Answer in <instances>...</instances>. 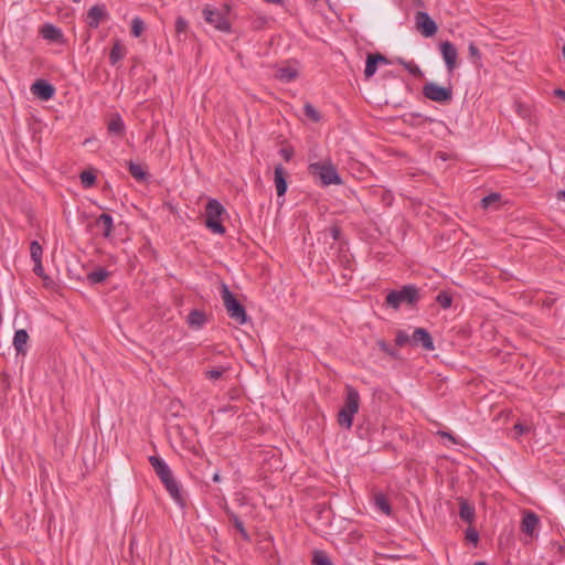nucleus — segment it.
Segmentation results:
<instances>
[{
  "mask_svg": "<svg viewBox=\"0 0 565 565\" xmlns=\"http://www.w3.org/2000/svg\"><path fill=\"white\" fill-rule=\"evenodd\" d=\"M556 198H557V200L565 201V191L564 190L557 191Z\"/></svg>",
  "mask_w": 565,
  "mask_h": 565,
  "instance_id": "6e6d98bb",
  "label": "nucleus"
},
{
  "mask_svg": "<svg viewBox=\"0 0 565 565\" xmlns=\"http://www.w3.org/2000/svg\"><path fill=\"white\" fill-rule=\"evenodd\" d=\"M107 130L109 134L115 135L119 138L124 137L126 134L125 122L119 114L111 115L108 124Z\"/></svg>",
  "mask_w": 565,
  "mask_h": 565,
  "instance_id": "6ab92c4d",
  "label": "nucleus"
},
{
  "mask_svg": "<svg viewBox=\"0 0 565 565\" xmlns=\"http://www.w3.org/2000/svg\"><path fill=\"white\" fill-rule=\"evenodd\" d=\"M280 154L282 156V158L286 161H290L292 156H294V151L291 149H288V148H281L280 149Z\"/></svg>",
  "mask_w": 565,
  "mask_h": 565,
  "instance_id": "8fccbe9b",
  "label": "nucleus"
},
{
  "mask_svg": "<svg viewBox=\"0 0 565 565\" xmlns=\"http://www.w3.org/2000/svg\"><path fill=\"white\" fill-rule=\"evenodd\" d=\"M459 502V516L460 519L468 524L467 530H475L473 521L476 509L473 503L469 502L467 499L460 497L458 498Z\"/></svg>",
  "mask_w": 565,
  "mask_h": 565,
  "instance_id": "f8f14e48",
  "label": "nucleus"
},
{
  "mask_svg": "<svg viewBox=\"0 0 565 565\" xmlns=\"http://www.w3.org/2000/svg\"><path fill=\"white\" fill-rule=\"evenodd\" d=\"M473 565H487V563H486V562H477V563H476V564H473Z\"/></svg>",
  "mask_w": 565,
  "mask_h": 565,
  "instance_id": "052dcab7",
  "label": "nucleus"
},
{
  "mask_svg": "<svg viewBox=\"0 0 565 565\" xmlns=\"http://www.w3.org/2000/svg\"><path fill=\"white\" fill-rule=\"evenodd\" d=\"M242 534H243L244 539H246V540L250 539L249 535H248V532L243 531Z\"/></svg>",
  "mask_w": 565,
  "mask_h": 565,
  "instance_id": "bf43d9fd",
  "label": "nucleus"
},
{
  "mask_svg": "<svg viewBox=\"0 0 565 565\" xmlns=\"http://www.w3.org/2000/svg\"><path fill=\"white\" fill-rule=\"evenodd\" d=\"M269 19L265 15L252 17L248 20V26L253 31H260L268 24Z\"/></svg>",
  "mask_w": 565,
  "mask_h": 565,
  "instance_id": "cd10ccee",
  "label": "nucleus"
},
{
  "mask_svg": "<svg viewBox=\"0 0 565 565\" xmlns=\"http://www.w3.org/2000/svg\"><path fill=\"white\" fill-rule=\"evenodd\" d=\"M108 18L109 14L105 4H95L87 12L86 23L90 29H97L99 24Z\"/></svg>",
  "mask_w": 565,
  "mask_h": 565,
  "instance_id": "9d476101",
  "label": "nucleus"
},
{
  "mask_svg": "<svg viewBox=\"0 0 565 565\" xmlns=\"http://www.w3.org/2000/svg\"><path fill=\"white\" fill-rule=\"evenodd\" d=\"M376 62L380 64H390L391 62L388 61V58L386 56H384L383 54L381 53H373Z\"/></svg>",
  "mask_w": 565,
  "mask_h": 565,
  "instance_id": "3c124183",
  "label": "nucleus"
},
{
  "mask_svg": "<svg viewBox=\"0 0 565 565\" xmlns=\"http://www.w3.org/2000/svg\"><path fill=\"white\" fill-rule=\"evenodd\" d=\"M372 502L376 511L382 512L385 515L391 514V502L385 493L381 491H374L372 494Z\"/></svg>",
  "mask_w": 565,
  "mask_h": 565,
  "instance_id": "dca6fc26",
  "label": "nucleus"
},
{
  "mask_svg": "<svg viewBox=\"0 0 565 565\" xmlns=\"http://www.w3.org/2000/svg\"><path fill=\"white\" fill-rule=\"evenodd\" d=\"M554 94H555V96L565 100V90L564 89L557 88L554 90Z\"/></svg>",
  "mask_w": 565,
  "mask_h": 565,
  "instance_id": "864d4df0",
  "label": "nucleus"
},
{
  "mask_svg": "<svg viewBox=\"0 0 565 565\" xmlns=\"http://www.w3.org/2000/svg\"><path fill=\"white\" fill-rule=\"evenodd\" d=\"M212 480H213L214 482H220V481H221V476H220V473H218V472H215V473L213 475V477H212Z\"/></svg>",
  "mask_w": 565,
  "mask_h": 565,
  "instance_id": "13d9d810",
  "label": "nucleus"
},
{
  "mask_svg": "<svg viewBox=\"0 0 565 565\" xmlns=\"http://www.w3.org/2000/svg\"><path fill=\"white\" fill-rule=\"evenodd\" d=\"M73 2H75V3H79V2H81V0H73Z\"/></svg>",
  "mask_w": 565,
  "mask_h": 565,
  "instance_id": "680f3d73",
  "label": "nucleus"
},
{
  "mask_svg": "<svg viewBox=\"0 0 565 565\" xmlns=\"http://www.w3.org/2000/svg\"><path fill=\"white\" fill-rule=\"evenodd\" d=\"M376 344H377V347L380 348L381 351L386 353L393 360H401L402 359L398 350L393 348V347H391L385 340L380 339V340L376 341Z\"/></svg>",
  "mask_w": 565,
  "mask_h": 565,
  "instance_id": "c85d7f7f",
  "label": "nucleus"
},
{
  "mask_svg": "<svg viewBox=\"0 0 565 565\" xmlns=\"http://www.w3.org/2000/svg\"><path fill=\"white\" fill-rule=\"evenodd\" d=\"M233 524L235 530H244V524L237 516H233Z\"/></svg>",
  "mask_w": 565,
  "mask_h": 565,
  "instance_id": "603ef678",
  "label": "nucleus"
},
{
  "mask_svg": "<svg viewBox=\"0 0 565 565\" xmlns=\"http://www.w3.org/2000/svg\"><path fill=\"white\" fill-rule=\"evenodd\" d=\"M188 29V22L182 17H179L175 21V32L178 34L184 33Z\"/></svg>",
  "mask_w": 565,
  "mask_h": 565,
  "instance_id": "37998d69",
  "label": "nucleus"
},
{
  "mask_svg": "<svg viewBox=\"0 0 565 565\" xmlns=\"http://www.w3.org/2000/svg\"><path fill=\"white\" fill-rule=\"evenodd\" d=\"M128 170L132 178H135L137 181H143L147 178V172L142 169V167L132 161H128Z\"/></svg>",
  "mask_w": 565,
  "mask_h": 565,
  "instance_id": "7c9ffc66",
  "label": "nucleus"
},
{
  "mask_svg": "<svg viewBox=\"0 0 565 565\" xmlns=\"http://www.w3.org/2000/svg\"><path fill=\"white\" fill-rule=\"evenodd\" d=\"M288 173L281 164H277L274 169V183L276 188L277 195L279 198L284 196L288 189L287 183Z\"/></svg>",
  "mask_w": 565,
  "mask_h": 565,
  "instance_id": "4468645a",
  "label": "nucleus"
},
{
  "mask_svg": "<svg viewBox=\"0 0 565 565\" xmlns=\"http://www.w3.org/2000/svg\"><path fill=\"white\" fill-rule=\"evenodd\" d=\"M540 525V518L531 510L522 511L520 530H535Z\"/></svg>",
  "mask_w": 565,
  "mask_h": 565,
  "instance_id": "412c9836",
  "label": "nucleus"
},
{
  "mask_svg": "<svg viewBox=\"0 0 565 565\" xmlns=\"http://www.w3.org/2000/svg\"><path fill=\"white\" fill-rule=\"evenodd\" d=\"M94 226L100 231L102 235L105 238H108L111 235V232L114 230V221H113L111 215H109L107 213L100 214L96 218Z\"/></svg>",
  "mask_w": 565,
  "mask_h": 565,
  "instance_id": "f3484780",
  "label": "nucleus"
},
{
  "mask_svg": "<svg viewBox=\"0 0 565 565\" xmlns=\"http://www.w3.org/2000/svg\"><path fill=\"white\" fill-rule=\"evenodd\" d=\"M416 30L425 38H431L436 34L438 26L427 12L417 11L415 13Z\"/></svg>",
  "mask_w": 565,
  "mask_h": 565,
  "instance_id": "6e6552de",
  "label": "nucleus"
},
{
  "mask_svg": "<svg viewBox=\"0 0 565 565\" xmlns=\"http://www.w3.org/2000/svg\"><path fill=\"white\" fill-rule=\"evenodd\" d=\"M466 541L472 546H477L479 541V532H466Z\"/></svg>",
  "mask_w": 565,
  "mask_h": 565,
  "instance_id": "c03bdc74",
  "label": "nucleus"
},
{
  "mask_svg": "<svg viewBox=\"0 0 565 565\" xmlns=\"http://www.w3.org/2000/svg\"><path fill=\"white\" fill-rule=\"evenodd\" d=\"M221 296L223 299L224 307L231 319L236 321L238 324L247 322V313L244 306L235 298L233 292L230 290L226 284L221 286Z\"/></svg>",
  "mask_w": 565,
  "mask_h": 565,
  "instance_id": "39448f33",
  "label": "nucleus"
},
{
  "mask_svg": "<svg viewBox=\"0 0 565 565\" xmlns=\"http://www.w3.org/2000/svg\"><path fill=\"white\" fill-rule=\"evenodd\" d=\"M436 301L443 309H448L452 305V296L448 291L443 290L437 295Z\"/></svg>",
  "mask_w": 565,
  "mask_h": 565,
  "instance_id": "72a5a7b5",
  "label": "nucleus"
},
{
  "mask_svg": "<svg viewBox=\"0 0 565 565\" xmlns=\"http://www.w3.org/2000/svg\"><path fill=\"white\" fill-rule=\"evenodd\" d=\"M440 435L445 438H448V439L455 441V438L450 433L441 431Z\"/></svg>",
  "mask_w": 565,
  "mask_h": 565,
  "instance_id": "4d7b16f0",
  "label": "nucleus"
},
{
  "mask_svg": "<svg viewBox=\"0 0 565 565\" xmlns=\"http://www.w3.org/2000/svg\"><path fill=\"white\" fill-rule=\"evenodd\" d=\"M412 343L420 344L426 351H434V340L430 333L424 328H416L412 334Z\"/></svg>",
  "mask_w": 565,
  "mask_h": 565,
  "instance_id": "ddd939ff",
  "label": "nucleus"
},
{
  "mask_svg": "<svg viewBox=\"0 0 565 565\" xmlns=\"http://www.w3.org/2000/svg\"><path fill=\"white\" fill-rule=\"evenodd\" d=\"M397 63L403 65L404 68L414 77L422 78L424 77V73L420 67L414 61H405L402 57L397 58Z\"/></svg>",
  "mask_w": 565,
  "mask_h": 565,
  "instance_id": "a878e982",
  "label": "nucleus"
},
{
  "mask_svg": "<svg viewBox=\"0 0 565 565\" xmlns=\"http://www.w3.org/2000/svg\"><path fill=\"white\" fill-rule=\"evenodd\" d=\"M149 462H150L151 467L153 468L156 475L160 479V481L172 473V471H171L170 467L167 465V462L158 456H150Z\"/></svg>",
  "mask_w": 565,
  "mask_h": 565,
  "instance_id": "a211bd4d",
  "label": "nucleus"
},
{
  "mask_svg": "<svg viewBox=\"0 0 565 565\" xmlns=\"http://www.w3.org/2000/svg\"><path fill=\"white\" fill-rule=\"evenodd\" d=\"M230 370H231L230 366H223V365L217 366V367H214L211 370H206L204 372V376H205V379L215 382V381L220 380Z\"/></svg>",
  "mask_w": 565,
  "mask_h": 565,
  "instance_id": "c756f323",
  "label": "nucleus"
},
{
  "mask_svg": "<svg viewBox=\"0 0 565 565\" xmlns=\"http://www.w3.org/2000/svg\"><path fill=\"white\" fill-rule=\"evenodd\" d=\"M230 11V7L225 6V12L218 9H213L210 6H206L203 9L204 20L213 25L218 31L228 33L231 32V23L226 19V13Z\"/></svg>",
  "mask_w": 565,
  "mask_h": 565,
  "instance_id": "423d86ee",
  "label": "nucleus"
},
{
  "mask_svg": "<svg viewBox=\"0 0 565 565\" xmlns=\"http://www.w3.org/2000/svg\"><path fill=\"white\" fill-rule=\"evenodd\" d=\"M43 39L52 41V42H60L63 40V32L57 26L46 23L41 28L40 31Z\"/></svg>",
  "mask_w": 565,
  "mask_h": 565,
  "instance_id": "4be33fe9",
  "label": "nucleus"
},
{
  "mask_svg": "<svg viewBox=\"0 0 565 565\" xmlns=\"http://www.w3.org/2000/svg\"><path fill=\"white\" fill-rule=\"evenodd\" d=\"M412 342V337L404 330H398L395 337V343L397 347H404Z\"/></svg>",
  "mask_w": 565,
  "mask_h": 565,
  "instance_id": "58836bf2",
  "label": "nucleus"
},
{
  "mask_svg": "<svg viewBox=\"0 0 565 565\" xmlns=\"http://www.w3.org/2000/svg\"><path fill=\"white\" fill-rule=\"evenodd\" d=\"M515 107H516V111H518V114H519L522 118L527 117V115H529V109H527L525 106H523V105H522V104H520V103H516V104H515Z\"/></svg>",
  "mask_w": 565,
  "mask_h": 565,
  "instance_id": "09e8293b",
  "label": "nucleus"
},
{
  "mask_svg": "<svg viewBox=\"0 0 565 565\" xmlns=\"http://www.w3.org/2000/svg\"><path fill=\"white\" fill-rule=\"evenodd\" d=\"M423 95L431 102L448 104L452 100V87H444L429 82L423 86Z\"/></svg>",
  "mask_w": 565,
  "mask_h": 565,
  "instance_id": "0eeeda50",
  "label": "nucleus"
},
{
  "mask_svg": "<svg viewBox=\"0 0 565 565\" xmlns=\"http://www.w3.org/2000/svg\"><path fill=\"white\" fill-rule=\"evenodd\" d=\"M127 50L125 45L116 40L109 53V62L111 65H116L126 55Z\"/></svg>",
  "mask_w": 565,
  "mask_h": 565,
  "instance_id": "b1692460",
  "label": "nucleus"
},
{
  "mask_svg": "<svg viewBox=\"0 0 565 565\" xmlns=\"http://www.w3.org/2000/svg\"><path fill=\"white\" fill-rule=\"evenodd\" d=\"M347 395L343 407L338 413V423L341 427L351 428L354 415L359 412L360 394L351 385L345 387Z\"/></svg>",
  "mask_w": 565,
  "mask_h": 565,
  "instance_id": "f257e3e1",
  "label": "nucleus"
},
{
  "mask_svg": "<svg viewBox=\"0 0 565 565\" xmlns=\"http://www.w3.org/2000/svg\"><path fill=\"white\" fill-rule=\"evenodd\" d=\"M329 233L333 241H339L341 237V228L338 225L331 226Z\"/></svg>",
  "mask_w": 565,
  "mask_h": 565,
  "instance_id": "49530a36",
  "label": "nucleus"
},
{
  "mask_svg": "<svg viewBox=\"0 0 565 565\" xmlns=\"http://www.w3.org/2000/svg\"><path fill=\"white\" fill-rule=\"evenodd\" d=\"M501 199V195L498 194V193H491L487 196H484L481 202H480V205L481 207L483 209H489L491 207L494 203H498Z\"/></svg>",
  "mask_w": 565,
  "mask_h": 565,
  "instance_id": "4c0bfd02",
  "label": "nucleus"
},
{
  "mask_svg": "<svg viewBox=\"0 0 565 565\" xmlns=\"http://www.w3.org/2000/svg\"><path fill=\"white\" fill-rule=\"evenodd\" d=\"M440 54L444 58V62L446 64L447 72L449 74H452L455 68L457 67V58H458V52L456 46L449 42L444 41L439 44Z\"/></svg>",
  "mask_w": 565,
  "mask_h": 565,
  "instance_id": "1a4fd4ad",
  "label": "nucleus"
},
{
  "mask_svg": "<svg viewBox=\"0 0 565 565\" xmlns=\"http://www.w3.org/2000/svg\"><path fill=\"white\" fill-rule=\"evenodd\" d=\"M161 482L164 486L168 493L170 494V497L175 502H179V503L182 502L181 488H180L178 480L174 478L173 473H171L168 477H166L164 479H162Z\"/></svg>",
  "mask_w": 565,
  "mask_h": 565,
  "instance_id": "2eb2a0df",
  "label": "nucleus"
},
{
  "mask_svg": "<svg viewBox=\"0 0 565 565\" xmlns=\"http://www.w3.org/2000/svg\"><path fill=\"white\" fill-rule=\"evenodd\" d=\"M81 181L85 188H90L95 184L96 177L94 173H92L89 171H84L81 173Z\"/></svg>",
  "mask_w": 565,
  "mask_h": 565,
  "instance_id": "a19ab883",
  "label": "nucleus"
},
{
  "mask_svg": "<svg viewBox=\"0 0 565 565\" xmlns=\"http://www.w3.org/2000/svg\"><path fill=\"white\" fill-rule=\"evenodd\" d=\"M377 66H379V63L376 62L374 55L367 54L365 70H364V76L366 78L372 77L376 73Z\"/></svg>",
  "mask_w": 565,
  "mask_h": 565,
  "instance_id": "2f4dec72",
  "label": "nucleus"
},
{
  "mask_svg": "<svg viewBox=\"0 0 565 565\" xmlns=\"http://www.w3.org/2000/svg\"><path fill=\"white\" fill-rule=\"evenodd\" d=\"M207 318L204 311L199 309H193L186 317V322L190 328L194 330H200L206 323Z\"/></svg>",
  "mask_w": 565,
  "mask_h": 565,
  "instance_id": "aec40b11",
  "label": "nucleus"
},
{
  "mask_svg": "<svg viewBox=\"0 0 565 565\" xmlns=\"http://www.w3.org/2000/svg\"><path fill=\"white\" fill-rule=\"evenodd\" d=\"M298 72L291 66H284L277 71L276 77L282 82L290 83L296 79Z\"/></svg>",
  "mask_w": 565,
  "mask_h": 565,
  "instance_id": "393cba45",
  "label": "nucleus"
},
{
  "mask_svg": "<svg viewBox=\"0 0 565 565\" xmlns=\"http://www.w3.org/2000/svg\"><path fill=\"white\" fill-rule=\"evenodd\" d=\"M313 565H333L329 556L323 551H315L312 557Z\"/></svg>",
  "mask_w": 565,
  "mask_h": 565,
  "instance_id": "f704fd0d",
  "label": "nucleus"
},
{
  "mask_svg": "<svg viewBox=\"0 0 565 565\" xmlns=\"http://www.w3.org/2000/svg\"><path fill=\"white\" fill-rule=\"evenodd\" d=\"M468 52H469V58H470L471 63L476 66H480L481 65V53H480L478 46L473 42H470V44L468 46Z\"/></svg>",
  "mask_w": 565,
  "mask_h": 565,
  "instance_id": "473e14b6",
  "label": "nucleus"
},
{
  "mask_svg": "<svg viewBox=\"0 0 565 565\" xmlns=\"http://www.w3.org/2000/svg\"><path fill=\"white\" fill-rule=\"evenodd\" d=\"M266 3L282 6L284 0H263Z\"/></svg>",
  "mask_w": 565,
  "mask_h": 565,
  "instance_id": "5fc2aeb1",
  "label": "nucleus"
},
{
  "mask_svg": "<svg viewBox=\"0 0 565 565\" xmlns=\"http://www.w3.org/2000/svg\"><path fill=\"white\" fill-rule=\"evenodd\" d=\"M31 92L34 96H36L41 100L46 102V100H50L54 96L55 88L52 84H50L45 79H36L31 86Z\"/></svg>",
  "mask_w": 565,
  "mask_h": 565,
  "instance_id": "9b49d317",
  "label": "nucleus"
},
{
  "mask_svg": "<svg viewBox=\"0 0 565 565\" xmlns=\"http://www.w3.org/2000/svg\"><path fill=\"white\" fill-rule=\"evenodd\" d=\"M513 429L518 436H522L530 431V426L521 424V423H516L514 425Z\"/></svg>",
  "mask_w": 565,
  "mask_h": 565,
  "instance_id": "a18cd8bd",
  "label": "nucleus"
},
{
  "mask_svg": "<svg viewBox=\"0 0 565 565\" xmlns=\"http://www.w3.org/2000/svg\"><path fill=\"white\" fill-rule=\"evenodd\" d=\"M382 201L386 206H390L393 202V194L391 191H382Z\"/></svg>",
  "mask_w": 565,
  "mask_h": 565,
  "instance_id": "de8ad7c7",
  "label": "nucleus"
},
{
  "mask_svg": "<svg viewBox=\"0 0 565 565\" xmlns=\"http://www.w3.org/2000/svg\"><path fill=\"white\" fill-rule=\"evenodd\" d=\"M43 248L38 241H32L30 244V255L33 262L42 260Z\"/></svg>",
  "mask_w": 565,
  "mask_h": 565,
  "instance_id": "c9c22d12",
  "label": "nucleus"
},
{
  "mask_svg": "<svg viewBox=\"0 0 565 565\" xmlns=\"http://www.w3.org/2000/svg\"><path fill=\"white\" fill-rule=\"evenodd\" d=\"M225 214L224 206L216 199H210L205 205V226L212 233L223 235L226 230L222 224V216Z\"/></svg>",
  "mask_w": 565,
  "mask_h": 565,
  "instance_id": "20e7f679",
  "label": "nucleus"
},
{
  "mask_svg": "<svg viewBox=\"0 0 565 565\" xmlns=\"http://www.w3.org/2000/svg\"><path fill=\"white\" fill-rule=\"evenodd\" d=\"M145 30V23L140 18H135L131 23V34L136 38L140 36Z\"/></svg>",
  "mask_w": 565,
  "mask_h": 565,
  "instance_id": "ea45409f",
  "label": "nucleus"
},
{
  "mask_svg": "<svg viewBox=\"0 0 565 565\" xmlns=\"http://www.w3.org/2000/svg\"><path fill=\"white\" fill-rule=\"evenodd\" d=\"M308 171L315 179L320 181L322 186L342 184V179L331 161L310 163Z\"/></svg>",
  "mask_w": 565,
  "mask_h": 565,
  "instance_id": "f03ea898",
  "label": "nucleus"
},
{
  "mask_svg": "<svg viewBox=\"0 0 565 565\" xmlns=\"http://www.w3.org/2000/svg\"><path fill=\"white\" fill-rule=\"evenodd\" d=\"M420 299L419 289L415 285L403 286L399 290L387 294L385 302L393 309H398L402 303L414 306Z\"/></svg>",
  "mask_w": 565,
  "mask_h": 565,
  "instance_id": "7ed1b4c3",
  "label": "nucleus"
},
{
  "mask_svg": "<svg viewBox=\"0 0 565 565\" xmlns=\"http://www.w3.org/2000/svg\"><path fill=\"white\" fill-rule=\"evenodd\" d=\"M109 276V271L105 268H97L90 273L87 274V280L92 285H97L106 280V278Z\"/></svg>",
  "mask_w": 565,
  "mask_h": 565,
  "instance_id": "bb28decb",
  "label": "nucleus"
},
{
  "mask_svg": "<svg viewBox=\"0 0 565 565\" xmlns=\"http://www.w3.org/2000/svg\"><path fill=\"white\" fill-rule=\"evenodd\" d=\"M33 273L36 276L41 277L43 280L50 279V277L47 275H45V273H44L42 260L34 262Z\"/></svg>",
  "mask_w": 565,
  "mask_h": 565,
  "instance_id": "79ce46f5",
  "label": "nucleus"
},
{
  "mask_svg": "<svg viewBox=\"0 0 565 565\" xmlns=\"http://www.w3.org/2000/svg\"><path fill=\"white\" fill-rule=\"evenodd\" d=\"M303 111L305 115L313 122H318L321 119L320 113L310 103L305 104Z\"/></svg>",
  "mask_w": 565,
  "mask_h": 565,
  "instance_id": "e433bc0d",
  "label": "nucleus"
},
{
  "mask_svg": "<svg viewBox=\"0 0 565 565\" xmlns=\"http://www.w3.org/2000/svg\"><path fill=\"white\" fill-rule=\"evenodd\" d=\"M29 334L24 329L17 330L13 337V347L17 354L25 355Z\"/></svg>",
  "mask_w": 565,
  "mask_h": 565,
  "instance_id": "5701e85b",
  "label": "nucleus"
}]
</instances>
